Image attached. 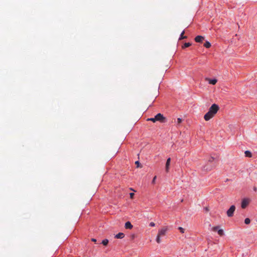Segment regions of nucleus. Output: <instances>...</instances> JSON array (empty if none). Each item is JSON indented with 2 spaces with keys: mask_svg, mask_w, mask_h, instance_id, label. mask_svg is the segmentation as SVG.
Wrapping results in <instances>:
<instances>
[{
  "mask_svg": "<svg viewBox=\"0 0 257 257\" xmlns=\"http://www.w3.org/2000/svg\"><path fill=\"white\" fill-rule=\"evenodd\" d=\"M219 109L218 105L213 104L209 109V111L204 115V118L205 120L208 121L212 118L217 112Z\"/></svg>",
  "mask_w": 257,
  "mask_h": 257,
  "instance_id": "1",
  "label": "nucleus"
},
{
  "mask_svg": "<svg viewBox=\"0 0 257 257\" xmlns=\"http://www.w3.org/2000/svg\"><path fill=\"white\" fill-rule=\"evenodd\" d=\"M155 117L157 121H159L161 122H164L166 121V117L160 113H158Z\"/></svg>",
  "mask_w": 257,
  "mask_h": 257,
  "instance_id": "2",
  "label": "nucleus"
},
{
  "mask_svg": "<svg viewBox=\"0 0 257 257\" xmlns=\"http://www.w3.org/2000/svg\"><path fill=\"white\" fill-rule=\"evenodd\" d=\"M235 210V206L234 205H232L230 206L229 209L227 211V215L228 217H232L233 215V213Z\"/></svg>",
  "mask_w": 257,
  "mask_h": 257,
  "instance_id": "3",
  "label": "nucleus"
},
{
  "mask_svg": "<svg viewBox=\"0 0 257 257\" xmlns=\"http://www.w3.org/2000/svg\"><path fill=\"white\" fill-rule=\"evenodd\" d=\"M168 230L167 227H163L160 230H159L158 235L161 237L166 234V233Z\"/></svg>",
  "mask_w": 257,
  "mask_h": 257,
  "instance_id": "4",
  "label": "nucleus"
},
{
  "mask_svg": "<svg viewBox=\"0 0 257 257\" xmlns=\"http://www.w3.org/2000/svg\"><path fill=\"white\" fill-rule=\"evenodd\" d=\"M249 200L248 199H243L241 202L242 208H245L249 204Z\"/></svg>",
  "mask_w": 257,
  "mask_h": 257,
  "instance_id": "5",
  "label": "nucleus"
},
{
  "mask_svg": "<svg viewBox=\"0 0 257 257\" xmlns=\"http://www.w3.org/2000/svg\"><path fill=\"white\" fill-rule=\"evenodd\" d=\"M205 80L208 81L210 84L212 85H215L217 82V80L216 79H211L208 78H206Z\"/></svg>",
  "mask_w": 257,
  "mask_h": 257,
  "instance_id": "6",
  "label": "nucleus"
},
{
  "mask_svg": "<svg viewBox=\"0 0 257 257\" xmlns=\"http://www.w3.org/2000/svg\"><path fill=\"white\" fill-rule=\"evenodd\" d=\"M204 40V37L202 36H197L195 38V41L197 43H201Z\"/></svg>",
  "mask_w": 257,
  "mask_h": 257,
  "instance_id": "7",
  "label": "nucleus"
},
{
  "mask_svg": "<svg viewBox=\"0 0 257 257\" xmlns=\"http://www.w3.org/2000/svg\"><path fill=\"white\" fill-rule=\"evenodd\" d=\"M170 162H171V158H168L167 160V162H166V171L167 172H168L169 171V166H170Z\"/></svg>",
  "mask_w": 257,
  "mask_h": 257,
  "instance_id": "8",
  "label": "nucleus"
},
{
  "mask_svg": "<svg viewBox=\"0 0 257 257\" xmlns=\"http://www.w3.org/2000/svg\"><path fill=\"white\" fill-rule=\"evenodd\" d=\"M133 225L130 221H127L125 223V228L126 229H132L133 228Z\"/></svg>",
  "mask_w": 257,
  "mask_h": 257,
  "instance_id": "9",
  "label": "nucleus"
},
{
  "mask_svg": "<svg viewBox=\"0 0 257 257\" xmlns=\"http://www.w3.org/2000/svg\"><path fill=\"white\" fill-rule=\"evenodd\" d=\"M124 236V234L123 233L119 232L115 236V237L116 238H120L121 239V238H123Z\"/></svg>",
  "mask_w": 257,
  "mask_h": 257,
  "instance_id": "10",
  "label": "nucleus"
},
{
  "mask_svg": "<svg viewBox=\"0 0 257 257\" xmlns=\"http://www.w3.org/2000/svg\"><path fill=\"white\" fill-rule=\"evenodd\" d=\"M244 154H245V155L246 157H249V158L252 157V154H251V152L249 151H246L244 152Z\"/></svg>",
  "mask_w": 257,
  "mask_h": 257,
  "instance_id": "11",
  "label": "nucleus"
},
{
  "mask_svg": "<svg viewBox=\"0 0 257 257\" xmlns=\"http://www.w3.org/2000/svg\"><path fill=\"white\" fill-rule=\"evenodd\" d=\"M184 33H185V31H183L181 33V35H180V38H179V40H182V39H186V38H187V37H186V36H184Z\"/></svg>",
  "mask_w": 257,
  "mask_h": 257,
  "instance_id": "12",
  "label": "nucleus"
},
{
  "mask_svg": "<svg viewBox=\"0 0 257 257\" xmlns=\"http://www.w3.org/2000/svg\"><path fill=\"white\" fill-rule=\"evenodd\" d=\"M204 46L206 48H209L211 47V44L209 42L206 41L204 44Z\"/></svg>",
  "mask_w": 257,
  "mask_h": 257,
  "instance_id": "13",
  "label": "nucleus"
},
{
  "mask_svg": "<svg viewBox=\"0 0 257 257\" xmlns=\"http://www.w3.org/2000/svg\"><path fill=\"white\" fill-rule=\"evenodd\" d=\"M191 45V43H185L183 46H182V48L184 49L185 48L188 47Z\"/></svg>",
  "mask_w": 257,
  "mask_h": 257,
  "instance_id": "14",
  "label": "nucleus"
},
{
  "mask_svg": "<svg viewBox=\"0 0 257 257\" xmlns=\"http://www.w3.org/2000/svg\"><path fill=\"white\" fill-rule=\"evenodd\" d=\"M147 120L151 121H153V122H155L156 121H157L156 119H155V117L153 118H149L147 119Z\"/></svg>",
  "mask_w": 257,
  "mask_h": 257,
  "instance_id": "15",
  "label": "nucleus"
},
{
  "mask_svg": "<svg viewBox=\"0 0 257 257\" xmlns=\"http://www.w3.org/2000/svg\"><path fill=\"white\" fill-rule=\"evenodd\" d=\"M104 245H106L108 243V240L106 239H104L101 242Z\"/></svg>",
  "mask_w": 257,
  "mask_h": 257,
  "instance_id": "16",
  "label": "nucleus"
},
{
  "mask_svg": "<svg viewBox=\"0 0 257 257\" xmlns=\"http://www.w3.org/2000/svg\"><path fill=\"white\" fill-rule=\"evenodd\" d=\"M250 222V220L249 218H246L244 220V223L246 224H249Z\"/></svg>",
  "mask_w": 257,
  "mask_h": 257,
  "instance_id": "17",
  "label": "nucleus"
},
{
  "mask_svg": "<svg viewBox=\"0 0 257 257\" xmlns=\"http://www.w3.org/2000/svg\"><path fill=\"white\" fill-rule=\"evenodd\" d=\"M161 236L157 235V238H156V241L157 243H160L161 242Z\"/></svg>",
  "mask_w": 257,
  "mask_h": 257,
  "instance_id": "18",
  "label": "nucleus"
},
{
  "mask_svg": "<svg viewBox=\"0 0 257 257\" xmlns=\"http://www.w3.org/2000/svg\"><path fill=\"white\" fill-rule=\"evenodd\" d=\"M217 232L218 234H219L220 235H222L223 234V231L222 229H218V230H217Z\"/></svg>",
  "mask_w": 257,
  "mask_h": 257,
  "instance_id": "19",
  "label": "nucleus"
},
{
  "mask_svg": "<svg viewBox=\"0 0 257 257\" xmlns=\"http://www.w3.org/2000/svg\"><path fill=\"white\" fill-rule=\"evenodd\" d=\"M218 228H219L218 226H214V227H212V230L213 231H217V230H218Z\"/></svg>",
  "mask_w": 257,
  "mask_h": 257,
  "instance_id": "20",
  "label": "nucleus"
},
{
  "mask_svg": "<svg viewBox=\"0 0 257 257\" xmlns=\"http://www.w3.org/2000/svg\"><path fill=\"white\" fill-rule=\"evenodd\" d=\"M182 121V119L181 118H178L177 119V123L178 124H180Z\"/></svg>",
  "mask_w": 257,
  "mask_h": 257,
  "instance_id": "21",
  "label": "nucleus"
},
{
  "mask_svg": "<svg viewBox=\"0 0 257 257\" xmlns=\"http://www.w3.org/2000/svg\"><path fill=\"white\" fill-rule=\"evenodd\" d=\"M179 230H180V231L181 232V233H184V229L181 227H179L178 228Z\"/></svg>",
  "mask_w": 257,
  "mask_h": 257,
  "instance_id": "22",
  "label": "nucleus"
},
{
  "mask_svg": "<svg viewBox=\"0 0 257 257\" xmlns=\"http://www.w3.org/2000/svg\"><path fill=\"white\" fill-rule=\"evenodd\" d=\"M157 178V177L156 176H155L152 180V183L153 184H155V182H156V179Z\"/></svg>",
  "mask_w": 257,
  "mask_h": 257,
  "instance_id": "23",
  "label": "nucleus"
},
{
  "mask_svg": "<svg viewBox=\"0 0 257 257\" xmlns=\"http://www.w3.org/2000/svg\"><path fill=\"white\" fill-rule=\"evenodd\" d=\"M155 224L154 222H151L150 223V226H152V227H153V226H155Z\"/></svg>",
  "mask_w": 257,
  "mask_h": 257,
  "instance_id": "24",
  "label": "nucleus"
},
{
  "mask_svg": "<svg viewBox=\"0 0 257 257\" xmlns=\"http://www.w3.org/2000/svg\"><path fill=\"white\" fill-rule=\"evenodd\" d=\"M214 158L211 157L209 158V159L208 160V161L211 162H212L213 160H214Z\"/></svg>",
  "mask_w": 257,
  "mask_h": 257,
  "instance_id": "25",
  "label": "nucleus"
},
{
  "mask_svg": "<svg viewBox=\"0 0 257 257\" xmlns=\"http://www.w3.org/2000/svg\"><path fill=\"white\" fill-rule=\"evenodd\" d=\"M130 195L131 198L133 199V197H134V193H131L130 194Z\"/></svg>",
  "mask_w": 257,
  "mask_h": 257,
  "instance_id": "26",
  "label": "nucleus"
},
{
  "mask_svg": "<svg viewBox=\"0 0 257 257\" xmlns=\"http://www.w3.org/2000/svg\"><path fill=\"white\" fill-rule=\"evenodd\" d=\"M135 164L137 165V167H139V165H140V163L139 161H136L135 162Z\"/></svg>",
  "mask_w": 257,
  "mask_h": 257,
  "instance_id": "27",
  "label": "nucleus"
},
{
  "mask_svg": "<svg viewBox=\"0 0 257 257\" xmlns=\"http://www.w3.org/2000/svg\"><path fill=\"white\" fill-rule=\"evenodd\" d=\"M204 169L205 170H207V171H210L211 170V168H207L206 169H205V167H204Z\"/></svg>",
  "mask_w": 257,
  "mask_h": 257,
  "instance_id": "28",
  "label": "nucleus"
},
{
  "mask_svg": "<svg viewBox=\"0 0 257 257\" xmlns=\"http://www.w3.org/2000/svg\"><path fill=\"white\" fill-rule=\"evenodd\" d=\"M91 240H92V241H93V242H96V239H95V238H92V239H91Z\"/></svg>",
  "mask_w": 257,
  "mask_h": 257,
  "instance_id": "29",
  "label": "nucleus"
},
{
  "mask_svg": "<svg viewBox=\"0 0 257 257\" xmlns=\"http://www.w3.org/2000/svg\"><path fill=\"white\" fill-rule=\"evenodd\" d=\"M253 190H254V191H256V190H257V188H256V187H253Z\"/></svg>",
  "mask_w": 257,
  "mask_h": 257,
  "instance_id": "30",
  "label": "nucleus"
}]
</instances>
